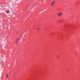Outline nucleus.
<instances>
[{"mask_svg":"<svg viewBox=\"0 0 80 80\" xmlns=\"http://www.w3.org/2000/svg\"><path fill=\"white\" fill-rule=\"evenodd\" d=\"M62 15H63V13L62 12H60L57 14V16L58 17H61Z\"/></svg>","mask_w":80,"mask_h":80,"instance_id":"f257e3e1","label":"nucleus"},{"mask_svg":"<svg viewBox=\"0 0 80 80\" xmlns=\"http://www.w3.org/2000/svg\"><path fill=\"white\" fill-rule=\"evenodd\" d=\"M55 1H53L52 2H51V6H53V5H54V4L55 3Z\"/></svg>","mask_w":80,"mask_h":80,"instance_id":"f03ea898","label":"nucleus"},{"mask_svg":"<svg viewBox=\"0 0 80 80\" xmlns=\"http://www.w3.org/2000/svg\"><path fill=\"white\" fill-rule=\"evenodd\" d=\"M6 78H8V74H6Z\"/></svg>","mask_w":80,"mask_h":80,"instance_id":"7ed1b4c3","label":"nucleus"},{"mask_svg":"<svg viewBox=\"0 0 80 80\" xmlns=\"http://www.w3.org/2000/svg\"><path fill=\"white\" fill-rule=\"evenodd\" d=\"M19 40V38H18L17 40V41H16V43H17V42H18V40Z\"/></svg>","mask_w":80,"mask_h":80,"instance_id":"20e7f679","label":"nucleus"},{"mask_svg":"<svg viewBox=\"0 0 80 80\" xmlns=\"http://www.w3.org/2000/svg\"><path fill=\"white\" fill-rule=\"evenodd\" d=\"M9 11L8 10L5 12H6L7 13H9Z\"/></svg>","mask_w":80,"mask_h":80,"instance_id":"39448f33","label":"nucleus"},{"mask_svg":"<svg viewBox=\"0 0 80 80\" xmlns=\"http://www.w3.org/2000/svg\"><path fill=\"white\" fill-rule=\"evenodd\" d=\"M37 29L38 30H40V28H38Z\"/></svg>","mask_w":80,"mask_h":80,"instance_id":"423d86ee","label":"nucleus"},{"mask_svg":"<svg viewBox=\"0 0 80 80\" xmlns=\"http://www.w3.org/2000/svg\"><path fill=\"white\" fill-rule=\"evenodd\" d=\"M57 58H59V55H57Z\"/></svg>","mask_w":80,"mask_h":80,"instance_id":"0eeeda50","label":"nucleus"},{"mask_svg":"<svg viewBox=\"0 0 80 80\" xmlns=\"http://www.w3.org/2000/svg\"><path fill=\"white\" fill-rule=\"evenodd\" d=\"M68 71L69 70V69H68Z\"/></svg>","mask_w":80,"mask_h":80,"instance_id":"6e6552de","label":"nucleus"}]
</instances>
